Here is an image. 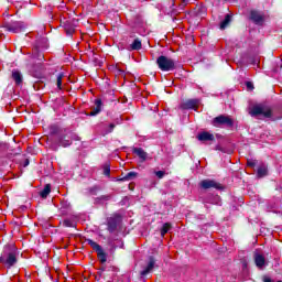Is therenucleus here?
<instances>
[{"mask_svg": "<svg viewBox=\"0 0 282 282\" xmlns=\"http://www.w3.org/2000/svg\"><path fill=\"white\" fill-rule=\"evenodd\" d=\"M182 109H196L197 107H199V100L197 99H189L187 101H184L181 105Z\"/></svg>", "mask_w": 282, "mask_h": 282, "instance_id": "nucleus-8", "label": "nucleus"}, {"mask_svg": "<svg viewBox=\"0 0 282 282\" xmlns=\"http://www.w3.org/2000/svg\"><path fill=\"white\" fill-rule=\"evenodd\" d=\"M254 263L257 268L262 270V268H265V257L261 253H254Z\"/></svg>", "mask_w": 282, "mask_h": 282, "instance_id": "nucleus-10", "label": "nucleus"}, {"mask_svg": "<svg viewBox=\"0 0 282 282\" xmlns=\"http://www.w3.org/2000/svg\"><path fill=\"white\" fill-rule=\"evenodd\" d=\"M138 177V172H129L126 176L120 178V182H129L131 180H135Z\"/></svg>", "mask_w": 282, "mask_h": 282, "instance_id": "nucleus-17", "label": "nucleus"}, {"mask_svg": "<svg viewBox=\"0 0 282 282\" xmlns=\"http://www.w3.org/2000/svg\"><path fill=\"white\" fill-rule=\"evenodd\" d=\"M250 116L262 117V118H272V110L268 106L256 105L251 108Z\"/></svg>", "mask_w": 282, "mask_h": 282, "instance_id": "nucleus-4", "label": "nucleus"}, {"mask_svg": "<svg viewBox=\"0 0 282 282\" xmlns=\"http://www.w3.org/2000/svg\"><path fill=\"white\" fill-rule=\"evenodd\" d=\"M199 186L205 191H208V188H216L217 191H219V188H221V184L213 180H203L200 181Z\"/></svg>", "mask_w": 282, "mask_h": 282, "instance_id": "nucleus-6", "label": "nucleus"}, {"mask_svg": "<svg viewBox=\"0 0 282 282\" xmlns=\"http://www.w3.org/2000/svg\"><path fill=\"white\" fill-rule=\"evenodd\" d=\"M116 129L115 123H110L108 127H105L102 130L104 135H107L108 133H111Z\"/></svg>", "mask_w": 282, "mask_h": 282, "instance_id": "nucleus-23", "label": "nucleus"}, {"mask_svg": "<svg viewBox=\"0 0 282 282\" xmlns=\"http://www.w3.org/2000/svg\"><path fill=\"white\" fill-rule=\"evenodd\" d=\"M171 230V224L165 223L161 229V236L164 237V235H166V232H169Z\"/></svg>", "mask_w": 282, "mask_h": 282, "instance_id": "nucleus-26", "label": "nucleus"}, {"mask_svg": "<svg viewBox=\"0 0 282 282\" xmlns=\"http://www.w3.org/2000/svg\"><path fill=\"white\" fill-rule=\"evenodd\" d=\"M156 65L161 72H173L175 69V61L164 55L158 57Z\"/></svg>", "mask_w": 282, "mask_h": 282, "instance_id": "nucleus-3", "label": "nucleus"}, {"mask_svg": "<svg viewBox=\"0 0 282 282\" xmlns=\"http://www.w3.org/2000/svg\"><path fill=\"white\" fill-rule=\"evenodd\" d=\"M19 259V250L12 246H6L0 254V263L4 265V268H14L17 265V261Z\"/></svg>", "mask_w": 282, "mask_h": 282, "instance_id": "nucleus-1", "label": "nucleus"}, {"mask_svg": "<svg viewBox=\"0 0 282 282\" xmlns=\"http://www.w3.org/2000/svg\"><path fill=\"white\" fill-rule=\"evenodd\" d=\"M12 78H13L15 85H21V83H23V75L21 74V70H19V69L12 70Z\"/></svg>", "mask_w": 282, "mask_h": 282, "instance_id": "nucleus-14", "label": "nucleus"}, {"mask_svg": "<svg viewBox=\"0 0 282 282\" xmlns=\"http://www.w3.org/2000/svg\"><path fill=\"white\" fill-rule=\"evenodd\" d=\"M248 165H249V166H254V163L248 162Z\"/></svg>", "mask_w": 282, "mask_h": 282, "instance_id": "nucleus-34", "label": "nucleus"}, {"mask_svg": "<svg viewBox=\"0 0 282 282\" xmlns=\"http://www.w3.org/2000/svg\"><path fill=\"white\" fill-rule=\"evenodd\" d=\"M63 225L66 227V228H74L76 226V223L72 219H65L63 221Z\"/></svg>", "mask_w": 282, "mask_h": 282, "instance_id": "nucleus-27", "label": "nucleus"}, {"mask_svg": "<svg viewBox=\"0 0 282 282\" xmlns=\"http://www.w3.org/2000/svg\"><path fill=\"white\" fill-rule=\"evenodd\" d=\"M86 242L88 243V246H90V248H93V250H95L96 252L100 251L102 249V247H100V245H98V242L91 240V239H87Z\"/></svg>", "mask_w": 282, "mask_h": 282, "instance_id": "nucleus-19", "label": "nucleus"}, {"mask_svg": "<svg viewBox=\"0 0 282 282\" xmlns=\"http://www.w3.org/2000/svg\"><path fill=\"white\" fill-rule=\"evenodd\" d=\"M213 127L224 129V127L231 128L235 127V120L230 116L220 115L212 120Z\"/></svg>", "mask_w": 282, "mask_h": 282, "instance_id": "nucleus-2", "label": "nucleus"}, {"mask_svg": "<svg viewBox=\"0 0 282 282\" xmlns=\"http://www.w3.org/2000/svg\"><path fill=\"white\" fill-rule=\"evenodd\" d=\"M111 173V171L109 170V167H106L105 170H104V174L105 175H109Z\"/></svg>", "mask_w": 282, "mask_h": 282, "instance_id": "nucleus-31", "label": "nucleus"}, {"mask_svg": "<svg viewBox=\"0 0 282 282\" xmlns=\"http://www.w3.org/2000/svg\"><path fill=\"white\" fill-rule=\"evenodd\" d=\"M197 140H199V142H213V140H215V135L210 132H200L197 135Z\"/></svg>", "mask_w": 282, "mask_h": 282, "instance_id": "nucleus-9", "label": "nucleus"}, {"mask_svg": "<svg viewBox=\"0 0 282 282\" xmlns=\"http://www.w3.org/2000/svg\"><path fill=\"white\" fill-rule=\"evenodd\" d=\"M212 204H216L217 206H219L221 204V198H219V196H214V200H212Z\"/></svg>", "mask_w": 282, "mask_h": 282, "instance_id": "nucleus-28", "label": "nucleus"}, {"mask_svg": "<svg viewBox=\"0 0 282 282\" xmlns=\"http://www.w3.org/2000/svg\"><path fill=\"white\" fill-rule=\"evenodd\" d=\"M120 224V217H110L108 218V230L110 232H116V229L118 228V225Z\"/></svg>", "mask_w": 282, "mask_h": 282, "instance_id": "nucleus-7", "label": "nucleus"}, {"mask_svg": "<svg viewBox=\"0 0 282 282\" xmlns=\"http://www.w3.org/2000/svg\"><path fill=\"white\" fill-rule=\"evenodd\" d=\"M153 268H155V259L150 257L147 268L141 271V276H147L150 272H153Z\"/></svg>", "mask_w": 282, "mask_h": 282, "instance_id": "nucleus-11", "label": "nucleus"}, {"mask_svg": "<svg viewBox=\"0 0 282 282\" xmlns=\"http://www.w3.org/2000/svg\"><path fill=\"white\" fill-rule=\"evenodd\" d=\"M247 89H254V86H252V83L247 82Z\"/></svg>", "mask_w": 282, "mask_h": 282, "instance_id": "nucleus-30", "label": "nucleus"}, {"mask_svg": "<svg viewBox=\"0 0 282 282\" xmlns=\"http://www.w3.org/2000/svg\"><path fill=\"white\" fill-rule=\"evenodd\" d=\"M133 153L140 158L143 162L147 160V153L142 148H134Z\"/></svg>", "mask_w": 282, "mask_h": 282, "instance_id": "nucleus-15", "label": "nucleus"}, {"mask_svg": "<svg viewBox=\"0 0 282 282\" xmlns=\"http://www.w3.org/2000/svg\"><path fill=\"white\" fill-rule=\"evenodd\" d=\"M50 193H52V186L50 184H46L40 195L43 199H45L47 198V195H50Z\"/></svg>", "mask_w": 282, "mask_h": 282, "instance_id": "nucleus-18", "label": "nucleus"}, {"mask_svg": "<svg viewBox=\"0 0 282 282\" xmlns=\"http://www.w3.org/2000/svg\"><path fill=\"white\" fill-rule=\"evenodd\" d=\"M183 1V3H186V1H188V0H182Z\"/></svg>", "mask_w": 282, "mask_h": 282, "instance_id": "nucleus-35", "label": "nucleus"}, {"mask_svg": "<svg viewBox=\"0 0 282 282\" xmlns=\"http://www.w3.org/2000/svg\"><path fill=\"white\" fill-rule=\"evenodd\" d=\"M58 142H59V147L65 148V147H70L72 145V141H69L65 138H59Z\"/></svg>", "mask_w": 282, "mask_h": 282, "instance_id": "nucleus-25", "label": "nucleus"}, {"mask_svg": "<svg viewBox=\"0 0 282 282\" xmlns=\"http://www.w3.org/2000/svg\"><path fill=\"white\" fill-rule=\"evenodd\" d=\"M155 175H156V177H159V180H162V177H164V175H166V173L164 171H156Z\"/></svg>", "mask_w": 282, "mask_h": 282, "instance_id": "nucleus-29", "label": "nucleus"}, {"mask_svg": "<svg viewBox=\"0 0 282 282\" xmlns=\"http://www.w3.org/2000/svg\"><path fill=\"white\" fill-rule=\"evenodd\" d=\"M264 282H272V280L270 278H265Z\"/></svg>", "mask_w": 282, "mask_h": 282, "instance_id": "nucleus-33", "label": "nucleus"}, {"mask_svg": "<svg viewBox=\"0 0 282 282\" xmlns=\"http://www.w3.org/2000/svg\"><path fill=\"white\" fill-rule=\"evenodd\" d=\"M230 21H232V15L227 14L225 17V20L220 23V30H226L228 28V25H230Z\"/></svg>", "mask_w": 282, "mask_h": 282, "instance_id": "nucleus-16", "label": "nucleus"}, {"mask_svg": "<svg viewBox=\"0 0 282 282\" xmlns=\"http://www.w3.org/2000/svg\"><path fill=\"white\" fill-rule=\"evenodd\" d=\"M6 29L8 32H13L14 34H18V32H22L25 30V24L23 22H11L6 24Z\"/></svg>", "mask_w": 282, "mask_h": 282, "instance_id": "nucleus-5", "label": "nucleus"}, {"mask_svg": "<svg viewBox=\"0 0 282 282\" xmlns=\"http://www.w3.org/2000/svg\"><path fill=\"white\" fill-rule=\"evenodd\" d=\"M131 50H142V42L135 39L131 44Z\"/></svg>", "mask_w": 282, "mask_h": 282, "instance_id": "nucleus-22", "label": "nucleus"}, {"mask_svg": "<svg viewBox=\"0 0 282 282\" xmlns=\"http://www.w3.org/2000/svg\"><path fill=\"white\" fill-rule=\"evenodd\" d=\"M29 165H30V160L26 159V160L24 161V166H29Z\"/></svg>", "mask_w": 282, "mask_h": 282, "instance_id": "nucleus-32", "label": "nucleus"}, {"mask_svg": "<svg viewBox=\"0 0 282 282\" xmlns=\"http://www.w3.org/2000/svg\"><path fill=\"white\" fill-rule=\"evenodd\" d=\"M250 19L256 25H261L263 23V15L257 11H251Z\"/></svg>", "mask_w": 282, "mask_h": 282, "instance_id": "nucleus-12", "label": "nucleus"}, {"mask_svg": "<svg viewBox=\"0 0 282 282\" xmlns=\"http://www.w3.org/2000/svg\"><path fill=\"white\" fill-rule=\"evenodd\" d=\"M265 175H268V166L261 165L258 169V177H265Z\"/></svg>", "mask_w": 282, "mask_h": 282, "instance_id": "nucleus-20", "label": "nucleus"}, {"mask_svg": "<svg viewBox=\"0 0 282 282\" xmlns=\"http://www.w3.org/2000/svg\"><path fill=\"white\" fill-rule=\"evenodd\" d=\"M102 111V100L96 99L95 100V107L93 108V111L90 112V116H98Z\"/></svg>", "mask_w": 282, "mask_h": 282, "instance_id": "nucleus-13", "label": "nucleus"}, {"mask_svg": "<svg viewBox=\"0 0 282 282\" xmlns=\"http://www.w3.org/2000/svg\"><path fill=\"white\" fill-rule=\"evenodd\" d=\"M65 75L63 74V73H59L58 75H57V79H56V85H57V88L58 89H62V87H63V77H64Z\"/></svg>", "mask_w": 282, "mask_h": 282, "instance_id": "nucleus-24", "label": "nucleus"}, {"mask_svg": "<svg viewBox=\"0 0 282 282\" xmlns=\"http://www.w3.org/2000/svg\"><path fill=\"white\" fill-rule=\"evenodd\" d=\"M97 257L101 263L107 262V253H105V251L102 249L97 251Z\"/></svg>", "mask_w": 282, "mask_h": 282, "instance_id": "nucleus-21", "label": "nucleus"}]
</instances>
